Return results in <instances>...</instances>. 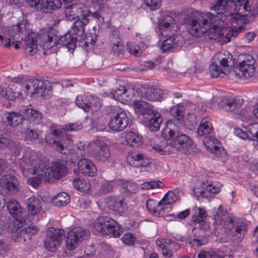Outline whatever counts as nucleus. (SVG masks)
<instances>
[{"label":"nucleus","instance_id":"48","mask_svg":"<svg viewBox=\"0 0 258 258\" xmlns=\"http://www.w3.org/2000/svg\"><path fill=\"white\" fill-rule=\"evenodd\" d=\"M94 143V140L87 143L84 142H79L76 144V147L78 150L83 151L85 154L90 156L93 152V148H91V147Z\"/></svg>","mask_w":258,"mask_h":258},{"label":"nucleus","instance_id":"63","mask_svg":"<svg viewBox=\"0 0 258 258\" xmlns=\"http://www.w3.org/2000/svg\"><path fill=\"white\" fill-rule=\"evenodd\" d=\"M210 152L215 154L219 157H224L226 155V152L225 149L218 145L217 147H215L213 149V150H211Z\"/></svg>","mask_w":258,"mask_h":258},{"label":"nucleus","instance_id":"2","mask_svg":"<svg viewBox=\"0 0 258 258\" xmlns=\"http://www.w3.org/2000/svg\"><path fill=\"white\" fill-rule=\"evenodd\" d=\"M106 0H82V2L67 5L64 8V16L69 21L77 20L73 24L72 33L79 36L83 34L85 27L89 23V7L100 8Z\"/></svg>","mask_w":258,"mask_h":258},{"label":"nucleus","instance_id":"64","mask_svg":"<svg viewBox=\"0 0 258 258\" xmlns=\"http://www.w3.org/2000/svg\"><path fill=\"white\" fill-rule=\"evenodd\" d=\"M233 251H223L217 250V258H233Z\"/></svg>","mask_w":258,"mask_h":258},{"label":"nucleus","instance_id":"43","mask_svg":"<svg viewBox=\"0 0 258 258\" xmlns=\"http://www.w3.org/2000/svg\"><path fill=\"white\" fill-rule=\"evenodd\" d=\"M70 201V196L65 192H61L55 195L52 200L53 204L60 207L64 206Z\"/></svg>","mask_w":258,"mask_h":258},{"label":"nucleus","instance_id":"14","mask_svg":"<svg viewBox=\"0 0 258 258\" xmlns=\"http://www.w3.org/2000/svg\"><path fill=\"white\" fill-rule=\"evenodd\" d=\"M43 162L45 166L44 172L49 181L55 179H59L66 174L67 168L66 160H57L52 162L50 166L44 161Z\"/></svg>","mask_w":258,"mask_h":258},{"label":"nucleus","instance_id":"12","mask_svg":"<svg viewBox=\"0 0 258 258\" xmlns=\"http://www.w3.org/2000/svg\"><path fill=\"white\" fill-rule=\"evenodd\" d=\"M254 61L251 55L245 56L244 59L237 63L234 68V75L243 80L250 78L255 73Z\"/></svg>","mask_w":258,"mask_h":258},{"label":"nucleus","instance_id":"32","mask_svg":"<svg viewBox=\"0 0 258 258\" xmlns=\"http://www.w3.org/2000/svg\"><path fill=\"white\" fill-rule=\"evenodd\" d=\"M38 34L31 32L24 39L25 49L26 53L30 55H34L38 49Z\"/></svg>","mask_w":258,"mask_h":258},{"label":"nucleus","instance_id":"13","mask_svg":"<svg viewBox=\"0 0 258 258\" xmlns=\"http://www.w3.org/2000/svg\"><path fill=\"white\" fill-rule=\"evenodd\" d=\"M7 207L9 213L14 218V226L12 229L9 227V230L16 232L24 224L28 222L23 217V209L19 203L14 199L10 200L7 204Z\"/></svg>","mask_w":258,"mask_h":258},{"label":"nucleus","instance_id":"53","mask_svg":"<svg viewBox=\"0 0 258 258\" xmlns=\"http://www.w3.org/2000/svg\"><path fill=\"white\" fill-rule=\"evenodd\" d=\"M121 241L126 245L132 246L135 244L136 238L133 233L126 232L121 237Z\"/></svg>","mask_w":258,"mask_h":258},{"label":"nucleus","instance_id":"37","mask_svg":"<svg viewBox=\"0 0 258 258\" xmlns=\"http://www.w3.org/2000/svg\"><path fill=\"white\" fill-rule=\"evenodd\" d=\"M24 119L30 122L38 123L42 118V114L37 110L26 107L21 110Z\"/></svg>","mask_w":258,"mask_h":258},{"label":"nucleus","instance_id":"55","mask_svg":"<svg viewBox=\"0 0 258 258\" xmlns=\"http://www.w3.org/2000/svg\"><path fill=\"white\" fill-rule=\"evenodd\" d=\"M170 209V205L166 203V202H163L162 200L158 202L157 209H156L157 215L156 216H163L165 213V211H168V210Z\"/></svg>","mask_w":258,"mask_h":258},{"label":"nucleus","instance_id":"54","mask_svg":"<svg viewBox=\"0 0 258 258\" xmlns=\"http://www.w3.org/2000/svg\"><path fill=\"white\" fill-rule=\"evenodd\" d=\"M158 202L153 199H148L146 203V206L148 211L153 215H157L156 209H157Z\"/></svg>","mask_w":258,"mask_h":258},{"label":"nucleus","instance_id":"6","mask_svg":"<svg viewBox=\"0 0 258 258\" xmlns=\"http://www.w3.org/2000/svg\"><path fill=\"white\" fill-rule=\"evenodd\" d=\"M133 107L138 118L152 132L159 130L162 121L160 113L153 106L143 101H135Z\"/></svg>","mask_w":258,"mask_h":258},{"label":"nucleus","instance_id":"34","mask_svg":"<svg viewBox=\"0 0 258 258\" xmlns=\"http://www.w3.org/2000/svg\"><path fill=\"white\" fill-rule=\"evenodd\" d=\"M38 228L35 225H30L28 227L22 229L18 232L16 240L20 242H24L29 240L32 236L37 233Z\"/></svg>","mask_w":258,"mask_h":258},{"label":"nucleus","instance_id":"42","mask_svg":"<svg viewBox=\"0 0 258 258\" xmlns=\"http://www.w3.org/2000/svg\"><path fill=\"white\" fill-rule=\"evenodd\" d=\"M212 130V126L210 119L208 118H204L201 120L200 124L198 128V135L202 137L209 134Z\"/></svg>","mask_w":258,"mask_h":258},{"label":"nucleus","instance_id":"35","mask_svg":"<svg viewBox=\"0 0 258 258\" xmlns=\"http://www.w3.org/2000/svg\"><path fill=\"white\" fill-rule=\"evenodd\" d=\"M28 212L32 215H37L42 211V203L36 197H31L26 201Z\"/></svg>","mask_w":258,"mask_h":258},{"label":"nucleus","instance_id":"51","mask_svg":"<svg viewBox=\"0 0 258 258\" xmlns=\"http://www.w3.org/2000/svg\"><path fill=\"white\" fill-rule=\"evenodd\" d=\"M203 144L210 151L217 147L218 145H220L219 141L212 136L205 137L203 140Z\"/></svg>","mask_w":258,"mask_h":258},{"label":"nucleus","instance_id":"23","mask_svg":"<svg viewBox=\"0 0 258 258\" xmlns=\"http://www.w3.org/2000/svg\"><path fill=\"white\" fill-rule=\"evenodd\" d=\"M0 185L12 195H16L20 191L18 178L11 174H7L2 177L0 179Z\"/></svg>","mask_w":258,"mask_h":258},{"label":"nucleus","instance_id":"38","mask_svg":"<svg viewBox=\"0 0 258 258\" xmlns=\"http://www.w3.org/2000/svg\"><path fill=\"white\" fill-rule=\"evenodd\" d=\"M110 40L113 44L112 50L116 53H121L124 50V46L117 29H115L112 31Z\"/></svg>","mask_w":258,"mask_h":258},{"label":"nucleus","instance_id":"22","mask_svg":"<svg viewBox=\"0 0 258 258\" xmlns=\"http://www.w3.org/2000/svg\"><path fill=\"white\" fill-rule=\"evenodd\" d=\"M135 95V90L129 87L120 86L114 92H110L109 94L106 93V96L110 97L115 100L124 104H127L131 102Z\"/></svg>","mask_w":258,"mask_h":258},{"label":"nucleus","instance_id":"19","mask_svg":"<svg viewBox=\"0 0 258 258\" xmlns=\"http://www.w3.org/2000/svg\"><path fill=\"white\" fill-rule=\"evenodd\" d=\"M91 147L93 148V152L91 155L97 160L105 162L109 159L110 152L103 138H98L95 139L94 143Z\"/></svg>","mask_w":258,"mask_h":258},{"label":"nucleus","instance_id":"46","mask_svg":"<svg viewBox=\"0 0 258 258\" xmlns=\"http://www.w3.org/2000/svg\"><path fill=\"white\" fill-rule=\"evenodd\" d=\"M74 187L82 192H88L91 187V184L89 180L80 179L76 178L73 180Z\"/></svg>","mask_w":258,"mask_h":258},{"label":"nucleus","instance_id":"52","mask_svg":"<svg viewBox=\"0 0 258 258\" xmlns=\"http://www.w3.org/2000/svg\"><path fill=\"white\" fill-rule=\"evenodd\" d=\"M222 186V184L219 182H206V190L211 194L218 193Z\"/></svg>","mask_w":258,"mask_h":258},{"label":"nucleus","instance_id":"8","mask_svg":"<svg viewBox=\"0 0 258 258\" xmlns=\"http://www.w3.org/2000/svg\"><path fill=\"white\" fill-rule=\"evenodd\" d=\"M94 227L97 231L110 237H118L122 233L121 226L107 216L98 218L94 223Z\"/></svg>","mask_w":258,"mask_h":258},{"label":"nucleus","instance_id":"45","mask_svg":"<svg viewBox=\"0 0 258 258\" xmlns=\"http://www.w3.org/2000/svg\"><path fill=\"white\" fill-rule=\"evenodd\" d=\"M194 213L192 221L195 223H200L203 221L207 217V213L203 207H195L192 209Z\"/></svg>","mask_w":258,"mask_h":258},{"label":"nucleus","instance_id":"11","mask_svg":"<svg viewBox=\"0 0 258 258\" xmlns=\"http://www.w3.org/2000/svg\"><path fill=\"white\" fill-rule=\"evenodd\" d=\"M88 235V232L82 227H75L67 233L65 241L66 248L69 250H73L78 247Z\"/></svg>","mask_w":258,"mask_h":258},{"label":"nucleus","instance_id":"9","mask_svg":"<svg viewBox=\"0 0 258 258\" xmlns=\"http://www.w3.org/2000/svg\"><path fill=\"white\" fill-rule=\"evenodd\" d=\"M232 56L227 51L216 53L212 57L211 64L209 67L211 75L213 78H217L221 74H227L230 71L228 59Z\"/></svg>","mask_w":258,"mask_h":258},{"label":"nucleus","instance_id":"18","mask_svg":"<svg viewBox=\"0 0 258 258\" xmlns=\"http://www.w3.org/2000/svg\"><path fill=\"white\" fill-rule=\"evenodd\" d=\"M28 5L35 11L43 13H50L61 8L59 1L53 0H26Z\"/></svg>","mask_w":258,"mask_h":258},{"label":"nucleus","instance_id":"1","mask_svg":"<svg viewBox=\"0 0 258 258\" xmlns=\"http://www.w3.org/2000/svg\"><path fill=\"white\" fill-rule=\"evenodd\" d=\"M250 0H218L210 8L216 14L209 12L192 11L187 30L189 33L197 37L203 36L217 40L221 43L230 41L245 29L247 23L245 12H249Z\"/></svg>","mask_w":258,"mask_h":258},{"label":"nucleus","instance_id":"56","mask_svg":"<svg viewBox=\"0 0 258 258\" xmlns=\"http://www.w3.org/2000/svg\"><path fill=\"white\" fill-rule=\"evenodd\" d=\"M170 209V205L166 203V202H163L162 200L158 202L157 209H156L157 215L156 216H163L165 213V211H168V210Z\"/></svg>","mask_w":258,"mask_h":258},{"label":"nucleus","instance_id":"24","mask_svg":"<svg viewBox=\"0 0 258 258\" xmlns=\"http://www.w3.org/2000/svg\"><path fill=\"white\" fill-rule=\"evenodd\" d=\"M136 94L140 97L151 101H161L163 97V91L158 88L142 87L138 89Z\"/></svg>","mask_w":258,"mask_h":258},{"label":"nucleus","instance_id":"21","mask_svg":"<svg viewBox=\"0 0 258 258\" xmlns=\"http://www.w3.org/2000/svg\"><path fill=\"white\" fill-rule=\"evenodd\" d=\"M157 246L160 247L165 258H171L174 252L180 247V244L175 239L158 238L156 241Z\"/></svg>","mask_w":258,"mask_h":258},{"label":"nucleus","instance_id":"25","mask_svg":"<svg viewBox=\"0 0 258 258\" xmlns=\"http://www.w3.org/2000/svg\"><path fill=\"white\" fill-rule=\"evenodd\" d=\"M72 27L70 32L62 36H61L58 41L57 44L65 47L69 51L74 50L76 47V42L77 40L80 41L85 36L84 32L81 36H79L77 34L72 33Z\"/></svg>","mask_w":258,"mask_h":258},{"label":"nucleus","instance_id":"4","mask_svg":"<svg viewBox=\"0 0 258 258\" xmlns=\"http://www.w3.org/2000/svg\"><path fill=\"white\" fill-rule=\"evenodd\" d=\"M19 164L25 176L34 175L30 178L28 183L33 187L37 188L42 181H49L45 173L43 161L40 160L37 153L29 148L26 149L23 157L19 160Z\"/></svg>","mask_w":258,"mask_h":258},{"label":"nucleus","instance_id":"28","mask_svg":"<svg viewBox=\"0 0 258 258\" xmlns=\"http://www.w3.org/2000/svg\"><path fill=\"white\" fill-rule=\"evenodd\" d=\"M193 144L191 139L185 134L177 133L175 138L170 141V146L176 150H185L190 148Z\"/></svg>","mask_w":258,"mask_h":258},{"label":"nucleus","instance_id":"15","mask_svg":"<svg viewBox=\"0 0 258 258\" xmlns=\"http://www.w3.org/2000/svg\"><path fill=\"white\" fill-rule=\"evenodd\" d=\"M76 103L79 107L85 111L92 113L99 111L101 107L99 98L92 95H78L76 97Z\"/></svg>","mask_w":258,"mask_h":258},{"label":"nucleus","instance_id":"39","mask_svg":"<svg viewBox=\"0 0 258 258\" xmlns=\"http://www.w3.org/2000/svg\"><path fill=\"white\" fill-rule=\"evenodd\" d=\"M177 127L175 124L170 120L166 122L165 126L162 132V135L164 139L171 141L175 138L177 134Z\"/></svg>","mask_w":258,"mask_h":258},{"label":"nucleus","instance_id":"36","mask_svg":"<svg viewBox=\"0 0 258 258\" xmlns=\"http://www.w3.org/2000/svg\"><path fill=\"white\" fill-rule=\"evenodd\" d=\"M152 149L161 155L169 154L171 152L172 146L164 140H157L151 142Z\"/></svg>","mask_w":258,"mask_h":258},{"label":"nucleus","instance_id":"62","mask_svg":"<svg viewBox=\"0 0 258 258\" xmlns=\"http://www.w3.org/2000/svg\"><path fill=\"white\" fill-rule=\"evenodd\" d=\"M82 128L81 123H71L63 125L61 126V130L67 131H76L81 130Z\"/></svg>","mask_w":258,"mask_h":258},{"label":"nucleus","instance_id":"26","mask_svg":"<svg viewBox=\"0 0 258 258\" xmlns=\"http://www.w3.org/2000/svg\"><path fill=\"white\" fill-rule=\"evenodd\" d=\"M104 206L109 209L121 214L126 211L127 208L123 199L117 196H111L104 200Z\"/></svg>","mask_w":258,"mask_h":258},{"label":"nucleus","instance_id":"33","mask_svg":"<svg viewBox=\"0 0 258 258\" xmlns=\"http://www.w3.org/2000/svg\"><path fill=\"white\" fill-rule=\"evenodd\" d=\"M6 124L10 126L15 127L21 124L24 119L23 114L18 112H7L5 114Z\"/></svg>","mask_w":258,"mask_h":258},{"label":"nucleus","instance_id":"3","mask_svg":"<svg viewBox=\"0 0 258 258\" xmlns=\"http://www.w3.org/2000/svg\"><path fill=\"white\" fill-rule=\"evenodd\" d=\"M212 216L217 227L223 229L233 240L241 241L246 230V224L242 220L231 216L222 205L213 210Z\"/></svg>","mask_w":258,"mask_h":258},{"label":"nucleus","instance_id":"60","mask_svg":"<svg viewBox=\"0 0 258 258\" xmlns=\"http://www.w3.org/2000/svg\"><path fill=\"white\" fill-rule=\"evenodd\" d=\"M197 256L198 258H217V250L216 251L203 250L198 253Z\"/></svg>","mask_w":258,"mask_h":258},{"label":"nucleus","instance_id":"16","mask_svg":"<svg viewBox=\"0 0 258 258\" xmlns=\"http://www.w3.org/2000/svg\"><path fill=\"white\" fill-rule=\"evenodd\" d=\"M46 234L45 247L50 251H56L61 245L64 237V231L50 227L46 231Z\"/></svg>","mask_w":258,"mask_h":258},{"label":"nucleus","instance_id":"30","mask_svg":"<svg viewBox=\"0 0 258 258\" xmlns=\"http://www.w3.org/2000/svg\"><path fill=\"white\" fill-rule=\"evenodd\" d=\"M115 185L121 186L123 189L131 193L135 192L138 188L137 185L134 182L118 179L114 181L106 182L103 185V190L106 192L111 191Z\"/></svg>","mask_w":258,"mask_h":258},{"label":"nucleus","instance_id":"31","mask_svg":"<svg viewBox=\"0 0 258 258\" xmlns=\"http://www.w3.org/2000/svg\"><path fill=\"white\" fill-rule=\"evenodd\" d=\"M17 88L18 87L15 85H5L2 87L0 93L4 98L9 100L23 98L22 92L17 91Z\"/></svg>","mask_w":258,"mask_h":258},{"label":"nucleus","instance_id":"50","mask_svg":"<svg viewBox=\"0 0 258 258\" xmlns=\"http://www.w3.org/2000/svg\"><path fill=\"white\" fill-rule=\"evenodd\" d=\"M164 187V184L160 181H147L141 184V188L144 190H149L156 188H161Z\"/></svg>","mask_w":258,"mask_h":258},{"label":"nucleus","instance_id":"44","mask_svg":"<svg viewBox=\"0 0 258 258\" xmlns=\"http://www.w3.org/2000/svg\"><path fill=\"white\" fill-rule=\"evenodd\" d=\"M219 104L226 111H232L237 106L235 100L233 98H223Z\"/></svg>","mask_w":258,"mask_h":258},{"label":"nucleus","instance_id":"57","mask_svg":"<svg viewBox=\"0 0 258 258\" xmlns=\"http://www.w3.org/2000/svg\"><path fill=\"white\" fill-rule=\"evenodd\" d=\"M127 49L130 53L135 56H139L142 53L141 48L133 42L127 43Z\"/></svg>","mask_w":258,"mask_h":258},{"label":"nucleus","instance_id":"10","mask_svg":"<svg viewBox=\"0 0 258 258\" xmlns=\"http://www.w3.org/2000/svg\"><path fill=\"white\" fill-rule=\"evenodd\" d=\"M28 25L26 21H23L16 26H14L8 32L7 36L4 37L0 34V46L9 47L11 43L18 42L22 38L21 35L28 31Z\"/></svg>","mask_w":258,"mask_h":258},{"label":"nucleus","instance_id":"58","mask_svg":"<svg viewBox=\"0 0 258 258\" xmlns=\"http://www.w3.org/2000/svg\"><path fill=\"white\" fill-rule=\"evenodd\" d=\"M24 137L30 141H34L39 137L38 133L32 129H27L24 132Z\"/></svg>","mask_w":258,"mask_h":258},{"label":"nucleus","instance_id":"61","mask_svg":"<svg viewBox=\"0 0 258 258\" xmlns=\"http://www.w3.org/2000/svg\"><path fill=\"white\" fill-rule=\"evenodd\" d=\"M146 5L151 10L158 9L161 5V0H144Z\"/></svg>","mask_w":258,"mask_h":258},{"label":"nucleus","instance_id":"20","mask_svg":"<svg viewBox=\"0 0 258 258\" xmlns=\"http://www.w3.org/2000/svg\"><path fill=\"white\" fill-rule=\"evenodd\" d=\"M46 142L50 146H53L61 154L69 155L73 154L74 150L72 148L73 141L72 136L68 134L62 136L59 141L51 140L45 138Z\"/></svg>","mask_w":258,"mask_h":258},{"label":"nucleus","instance_id":"17","mask_svg":"<svg viewBox=\"0 0 258 258\" xmlns=\"http://www.w3.org/2000/svg\"><path fill=\"white\" fill-rule=\"evenodd\" d=\"M129 119L126 112L121 108L111 115L108 122L109 128L115 132H121L128 125Z\"/></svg>","mask_w":258,"mask_h":258},{"label":"nucleus","instance_id":"41","mask_svg":"<svg viewBox=\"0 0 258 258\" xmlns=\"http://www.w3.org/2000/svg\"><path fill=\"white\" fill-rule=\"evenodd\" d=\"M186 242L191 247H198L206 244L208 240L204 235L195 234L188 237Z\"/></svg>","mask_w":258,"mask_h":258},{"label":"nucleus","instance_id":"59","mask_svg":"<svg viewBox=\"0 0 258 258\" xmlns=\"http://www.w3.org/2000/svg\"><path fill=\"white\" fill-rule=\"evenodd\" d=\"M177 199V196L172 191H168L162 199L163 202H166L168 205H171Z\"/></svg>","mask_w":258,"mask_h":258},{"label":"nucleus","instance_id":"5","mask_svg":"<svg viewBox=\"0 0 258 258\" xmlns=\"http://www.w3.org/2000/svg\"><path fill=\"white\" fill-rule=\"evenodd\" d=\"M158 34L159 46L164 52L170 51L183 44L182 37L177 34L178 30L176 21L169 15H164L159 21Z\"/></svg>","mask_w":258,"mask_h":258},{"label":"nucleus","instance_id":"49","mask_svg":"<svg viewBox=\"0 0 258 258\" xmlns=\"http://www.w3.org/2000/svg\"><path fill=\"white\" fill-rule=\"evenodd\" d=\"M132 159L139 163V165L142 167H145L150 163V160L145 155L141 153L133 154L131 156Z\"/></svg>","mask_w":258,"mask_h":258},{"label":"nucleus","instance_id":"7","mask_svg":"<svg viewBox=\"0 0 258 258\" xmlns=\"http://www.w3.org/2000/svg\"><path fill=\"white\" fill-rule=\"evenodd\" d=\"M13 81L21 87L23 97L24 96H32L35 93L43 95L46 89L45 83L43 81L26 76H19L14 78Z\"/></svg>","mask_w":258,"mask_h":258},{"label":"nucleus","instance_id":"27","mask_svg":"<svg viewBox=\"0 0 258 258\" xmlns=\"http://www.w3.org/2000/svg\"><path fill=\"white\" fill-rule=\"evenodd\" d=\"M78 171L85 176H95L97 172L96 166L93 162L87 158H82L78 162Z\"/></svg>","mask_w":258,"mask_h":258},{"label":"nucleus","instance_id":"47","mask_svg":"<svg viewBox=\"0 0 258 258\" xmlns=\"http://www.w3.org/2000/svg\"><path fill=\"white\" fill-rule=\"evenodd\" d=\"M184 107L183 105L178 104L170 108L171 115L178 120H181L183 117Z\"/></svg>","mask_w":258,"mask_h":258},{"label":"nucleus","instance_id":"40","mask_svg":"<svg viewBox=\"0 0 258 258\" xmlns=\"http://www.w3.org/2000/svg\"><path fill=\"white\" fill-rule=\"evenodd\" d=\"M206 187V182L200 179L192 180L191 188L193 194L196 197L203 196Z\"/></svg>","mask_w":258,"mask_h":258},{"label":"nucleus","instance_id":"29","mask_svg":"<svg viewBox=\"0 0 258 258\" xmlns=\"http://www.w3.org/2000/svg\"><path fill=\"white\" fill-rule=\"evenodd\" d=\"M121 143L124 145H128L134 147H138L143 143V138L138 132L130 131L124 133V137H122Z\"/></svg>","mask_w":258,"mask_h":258}]
</instances>
